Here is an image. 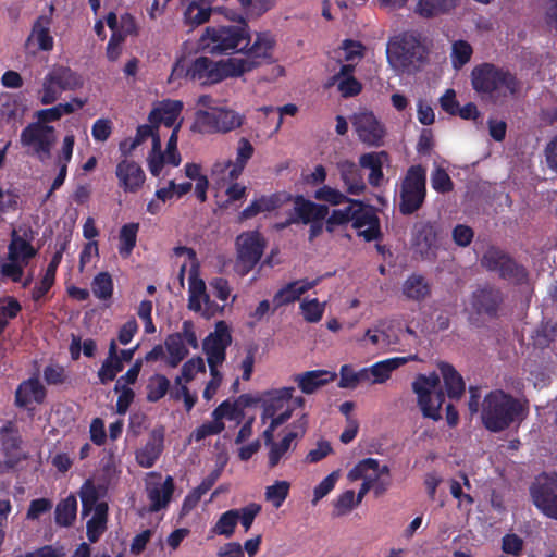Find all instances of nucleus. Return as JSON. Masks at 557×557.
Wrapping results in <instances>:
<instances>
[{
    "label": "nucleus",
    "mask_w": 557,
    "mask_h": 557,
    "mask_svg": "<svg viewBox=\"0 0 557 557\" xmlns=\"http://www.w3.org/2000/svg\"><path fill=\"white\" fill-rule=\"evenodd\" d=\"M77 515V499L71 494L64 499H61L54 510V521L57 525L69 528L72 527L76 520Z\"/></svg>",
    "instance_id": "4c0bfd02"
},
{
    "label": "nucleus",
    "mask_w": 557,
    "mask_h": 557,
    "mask_svg": "<svg viewBox=\"0 0 557 557\" xmlns=\"http://www.w3.org/2000/svg\"><path fill=\"white\" fill-rule=\"evenodd\" d=\"M33 240L34 231L30 226L13 230L8 246V260L28 264L38 253V249L32 245Z\"/></svg>",
    "instance_id": "a211bd4d"
},
{
    "label": "nucleus",
    "mask_w": 557,
    "mask_h": 557,
    "mask_svg": "<svg viewBox=\"0 0 557 557\" xmlns=\"http://www.w3.org/2000/svg\"><path fill=\"white\" fill-rule=\"evenodd\" d=\"M20 261L4 262L0 265V274L3 280H10L14 283H21L24 275V267Z\"/></svg>",
    "instance_id": "774afa93"
},
{
    "label": "nucleus",
    "mask_w": 557,
    "mask_h": 557,
    "mask_svg": "<svg viewBox=\"0 0 557 557\" xmlns=\"http://www.w3.org/2000/svg\"><path fill=\"white\" fill-rule=\"evenodd\" d=\"M244 64L235 58L213 60L209 55H199L185 66L184 59L180 58L172 66L171 77H184L201 87H210L227 78L243 76Z\"/></svg>",
    "instance_id": "f257e3e1"
},
{
    "label": "nucleus",
    "mask_w": 557,
    "mask_h": 557,
    "mask_svg": "<svg viewBox=\"0 0 557 557\" xmlns=\"http://www.w3.org/2000/svg\"><path fill=\"white\" fill-rule=\"evenodd\" d=\"M261 505L257 503H249L247 506L236 508L238 517L237 523L240 522L245 532L249 531L256 517L261 512Z\"/></svg>",
    "instance_id": "69168bd1"
},
{
    "label": "nucleus",
    "mask_w": 557,
    "mask_h": 557,
    "mask_svg": "<svg viewBox=\"0 0 557 557\" xmlns=\"http://www.w3.org/2000/svg\"><path fill=\"white\" fill-rule=\"evenodd\" d=\"M113 280L109 272L98 273L91 282V290L100 300H108L113 295Z\"/></svg>",
    "instance_id": "3c124183"
},
{
    "label": "nucleus",
    "mask_w": 557,
    "mask_h": 557,
    "mask_svg": "<svg viewBox=\"0 0 557 557\" xmlns=\"http://www.w3.org/2000/svg\"><path fill=\"white\" fill-rule=\"evenodd\" d=\"M523 418L524 408L518 398L503 389H494L485 395L481 420L487 431L493 433L505 431Z\"/></svg>",
    "instance_id": "7ed1b4c3"
},
{
    "label": "nucleus",
    "mask_w": 557,
    "mask_h": 557,
    "mask_svg": "<svg viewBox=\"0 0 557 557\" xmlns=\"http://www.w3.org/2000/svg\"><path fill=\"white\" fill-rule=\"evenodd\" d=\"M351 226L366 242L381 240L383 233L376 208L359 199H351Z\"/></svg>",
    "instance_id": "ddd939ff"
},
{
    "label": "nucleus",
    "mask_w": 557,
    "mask_h": 557,
    "mask_svg": "<svg viewBox=\"0 0 557 557\" xmlns=\"http://www.w3.org/2000/svg\"><path fill=\"white\" fill-rule=\"evenodd\" d=\"M237 265L245 275L251 271L262 258L265 242L258 231L244 232L236 238Z\"/></svg>",
    "instance_id": "4468645a"
},
{
    "label": "nucleus",
    "mask_w": 557,
    "mask_h": 557,
    "mask_svg": "<svg viewBox=\"0 0 557 557\" xmlns=\"http://www.w3.org/2000/svg\"><path fill=\"white\" fill-rule=\"evenodd\" d=\"M412 245L422 258L429 259L435 255L438 247L437 228L430 221L417 222L413 225Z\"/></svg>",
    "instance_id": "412c9836"
},
{
    "label": "nucleus",
    "mask_w": 557,
    "mask_h": 557,
    "mask_svg": "<svg viewBox=\"0 0 557 557\" xmlns=\"http://www.w3.org/2000/svg\"><path fill=\"white\" fill-rule=\"evenodd\" d=\"M302 202L306 205H310L311 208L308 210V219L307 222H300V224H309L308 231V240L312 243L317 237H319L323 230L325 228V223L323 221L330 213V209L324 203H318L310 199H307L305 196L302 197Z\"/></svg>",
    "instance_id": "c85d7f7f"
},
{
    "label": "nucleus",
    "mask_w": 557,
    "mask_h": 557,
    "mask_svg": "<svg viewBox=\"0 0 557 557\" xmlns=\"http://www.w3.org/2000/svg\"><path fill=\"white\" fill-rule=\"evenodd\" d=\"M214 13V8L200 7L197 1L190 2L184 12V23L191 28L205 24Z\"/></svg>",
    "instance_id": "a18cd8bd"
},
{
    "label": "nucleus",
    "mask_w": 557,
    "mask_h": 557,
    "mask_svg": "<svg viewBox=\"0 0 557 557\" xmlns=\"http://www.w3.org/2000/svg\"><path fill=\"white\" fill-rule=\"evenodd\" d=\"M320 282V278L312 281L297 280L287 283L285 286L280 288L273 296V311L276 309L289 305L300 298L306 292L315 287Z\"/></svg>",
    "instance_id": "393cba45"
},
{
    "label": "nucleus",
    "mask_w": 557,
    "mask_h": 557,
    "mask_svg": "<svg viewBox=\"0 0 557 557\" xmlns=\"http://www.w3.org/2000/svg\"><path fill=\"white\" fill-rule=\"evenodd\" d=\"M438 370L443 377L445 393L451 400H459L465 394L466 385L462 376L448 362L438 363Z\"/></svg>",
    "instance_id": "c756f323"
},
{
    "label": "nucleus",
    "mask_w": 557,
    "mask_h": 557,
    "mask_svg": "<svg viewBox=\"0 0 557 557\" xmlns=\"http://www.w3.org/2000/svg\"><path fill=\"white\" fill-rule=\"evenodd\" d=\"M351 123L362 144L375 148L384 145L386 128L372 111L355 113Z\"/></svg>",
    "instance_id": "dca6fc26"
},
{
    "label": "nucleus",
    "mask_w": 557,
    "mask_h": 557,
    "mask_svg": "<svg viewBox=\"0 0 557 557\" xmlns=\"http://www.w3.org/2000/svg\"><path fill=\"white\" fill-rule=\"evenodd\" d=\"M504 302L503 292L494 286L486 285L472 293L471 306L479 315L490 319L498 317V311Z\"/></svg>",
    "instance_id": "6ab92c4d"
},
{
    "label": "nucleus",
    "mask_w": 557,
    "mask_h": 557,
    "mask_svg": "<svg viewBox=\"0 0 557 557\" xmlns=\"http://www.w3.org/2000/svg\"><path fill=\"white\" fill-rule=\"evenodd\" d=\"M325 310V302H320L317 298L304 299L300 304V311L305 321L318 323L321 321Z\"/></svg>",
    "instance_id": "4d7b16f0"
},
{
    "label": "nucleus",
    "mask_w": 557,
    "mask_h": 557,
    "mask_svg": "<svg viewBox=\"0 0 557 557\" xmlns=\"http://www.w3.org/2000/svg\"><path fill=\"white\" fill-rule=\"evenodd\" d=\"M253 152L255 148L251 145V143L247 138L242 137L238 140L235 161L228 160L226 163V166L231 168L228 172V176L231 180H237L242 175L248 161L253 156Z\"/></svg>",
    "instance_id": "2f4dec72"
},
{
    "label": "nucleus",
    "mask_w": 557,
    "mask_h": 557,
    "mask_svg": "<svg viewBox=\"0 0 557 557\" xmlns=\"http://www.w3.org/2000/svg\"><path fill=\"white\" fill-rule=\"evenodd\" d=\"M351 203L344 209H334L325 219V231L333 233L336 226L349 223L351 220Z\"/></svg>",
    "instance_id": "052dcab7"
},
{
    "label": "nucleus",
    "mask_w": 557,
    "mask_h": 557,
    "mask_svg": "<svg viewBox=\"0 0 557 557\" xmlns=\"http://www.w3.org/2000/svg\"><path fill=\"white\" fill-rule=\"evenodd\" d=\"M289 488L290 483L288 481H275L274 484L267 486L264 493L265 499L277 509L288 497Z\"/></svg>",
    "instance_id": "5fc2aeb1"
},
{
    "label": "nucleus",
    "mask_w": 557,
    "mask_h": 557,
    "mask_svg": "<svg viewBox=\"0 0 557 557\" xmlns=\"http://www.w3.org/2000/svg\"><path fill=\"white\" fill-rule=\"evenodd\" d=\"M294 195L287 191H276L271 195H262L258 199L251 201L240 213L239 220L252 219L262 212H272L280 209L284 205L292 202Z\"/></svg>",
    "instance_id": "aec40b11"
},
{
    "label": "nucleus",
    "mask_w": 557,
    "mask_h": 557,
    "mask_svg": "<svg viewBox=\"0 0 557 557\" xmlns=\"http://www.w3.org/2000/svg\"><path fill=\"white\" fill-rule=\"evenodd\" d=\"M164 428H154L148 435L145 445L135 453L136 462L141 468H151L156 465L164 449Z\"/></svg>",
    "instance_id": "4be33fe9"
},
{
    "label": "nucleus",
    "mask_w": 557,
    "mask_h": 557,
    "mask_svg": "<svg viewBox=\"0 0 557 557\" xmlns=\"http://www.w3.org/2000/svg\"><path fill=\"white\" fill-rule=\"evenodd\" d=\"M376 470H379V460L374 458H366L360 460L348 472V479L351 481L363 480L373 486L380 479V473L374 472Z\"/></svg>",
    "instance_id": "58836bf2"
},
{
    "label": "nucleus",
    "mask_w": 557,
    "mask_h": 557,
    "mask_svg": "<svg viewBox=\"0 0 557 557\" xmlns=\"http://www.w3.org/2000/svg\"><path fill=\"white\" fill-rule=\"evenodd\" d=\"M471 85L484 103L503 104L509 96L519 92L521 83L509 70L484 62L471 71Z\"/></svg>",
    "instance_id": "f03ea898"
},
{
    "label": "nucleus",
    "mask_w": 557,
    "mask_h": 557,
    "mask_svg": "<svg viewBox=\"0 0 557 557\" xmlns=\"http://www.w3.org/2000/svg\"><path fill=\"white\" fill-rule=\"evenodd\" d=\"M54 135V127L40 123H30L21 133L23 146H38Z\"/></svg>",
    "instance_id": "ea45409f"
},
{
    "label": "nucleus",
    "mask_w": 557,
    "mask_h": 557,
    "mask_svg": "<svg viewBox=\"0 0 557 557\" xmlns=\"http://www.w3.org/2000/svg\"><path fill=\"white\" fill-rule=\"evenodd\" d=\"M431 185L440 194H447L454 189V182L447 171L441 166L431 173Z\"/></svg>",
    "instance_id": "680f3d73"
},
{
    "label": "nucleus",
    "mask_w": 557,
    "mask_h": 557,
    "mask_svg": "<svg viewBox=\"0 0 557 557\" xmlns=\"http://www.w3.org/2000/svg\"><path fill=\"white\" fill-rule=\"evenodd\" d=\"M157 126L143 124L139 125L136 129V135L133 139L129 140V149L125 150L126 143L120 144V150L123 156H128L132 153L133 150H135L139 145H141L146 139L149 137H152L154 132L157 131Z\"/></svg>",
    "instance_id": "bf43d9fd"
},
{
    "label": "nucleus",
    "mask_w": 557,
    "mask_h": 557,
    "mask_svg": "<svg viewBox=\"0 0 557 557\" xmlns=\"http://www.w3.org/2000/svg\"><path fill=\"white\" fill-rule=\"evenodd\" d=\"M50 20L45 16H39L33 25L32 36L36 38L38 47L42 51H50L53 49V37L49 32Z\"/></svg>",
    "instance_id": "49530a36"
},
{
    "label": "nucleus",
    "mask_w": 557,
    "mask_h": 557,
    "mask_svg": "<svg viewBox=\"0 0 557 557\" xmlns=\"http://www.w3.org/2000/svg\"><path fill=\"white\" fill-rule=\"evenodd\" d=\"M164 347L169 354L166 364L171 368H176L189 354L181 333L169 334L164 341Z\"/></svg>",
    "instance_id": "c9c22d12"
},
{
    "label": "nucleus",
    "mask_w": 557,
    "mask_h": 557,
    "mask_svg": "<svg viewBox=\"0 0 557 557\" xmlns=\"http://www.w3.org/2000/svg\"><path fill=\"white\" fill-rule=\"evenodd\" d=\"M249 39L248 22L210 25L197 40V49L209 55H228L239 53L243 42Z\"/></svg>",
    "instance_id": "20e7f679"
},
{
    "label": "nucleus",
    "mask_w": 557,
    "mask_h": 557,
    "mask_svg": "<svg viewBox=\"0 0 557 557\" xmlns=\"http://www.w3.org/2000/svg\"><path fill=\"white\" fill-rule=\"evenodd\" d=\"M82 500V516L87 517L91 511L96 512L99 502V493L95 485L87 481L79 493Z\"/></svg>",
    "instance_id": "603ef678"
},
{
    "label": "nucleus",
    "mask_w": 557,
    "mask_h": 557,
    "mask_svg": "<svg viewBox=\"0 0 557 557\" xmlns=\"http://www.w3.org/2000/svg\"><path fill=\"white\" fill-rule=\"evenodd\" d=\"M304 195H295V198L292 200L293 209L288 211L287 218L284 221L276 222L274 224V230L277 232L284 231L293 224H300V222H307L308 219V210L310 205H306L302 202Z\"/></svg>",
    "instance_id": "e433bc0d"
},
{
    "label": "nucleus",
    "mask_w": 557,
    "mask_h": 557,
    "mask_svg": "<svg viewBox=\"0 0 557 557\" xmlns=\"http://www.w3.org/2000/svg\"><path fill=\"white\" fill-rule=\"evenodd\" d=\"M458 0H418L414 12L423 18H432L455 10Z\"/></svg>",
    "instance_id": "7c9ffc66"
},
{
    "label": "nucleus",
    "mask_w": 557,
    "mask_h": 557,
    "mask_svg": "<svg viewBox=\"0 0 557 557\" xmlns=\"http://www.w3.org/2000/svg\"><path fill=\"white\" fill-rule=\"evenodd\" d=\"M473 53L472 47L465 40H458L453 45L451 61L455 69L467 64Z\"/></svg>",
    "instance_id": "e2e57ef3"
},
{
    "label": "nucleus",
    "mask_w": 557,
    "mask_h": 557,
    "mask_svg": "<svg viewBox=\"0 0 557 557\" xmlns=\"http://www.w3.org/2000/svg\"><path fill=\"white\" fill-rule=\"evenodd\" d=\"M389 154L382 150L377 152H367L360 156L359 166L370 170L368 182L372 187H379L384 178L383 163L388 161Z\"/></svg>",
    "instance_id": "cd10ccee"
},
{
    "label": "nucleus",
    "mask_w": 557,
    "mask_h": 557,
    "mask_svg": "<svg viewBox=\"0 0 557 557\" xmlns=\"http://www.w3.org/2000/svg\"><path fill=\"white\" fill-rule=\"evenodd\" d=\"M237 517V510H226L219 517L218 521L211 528L210 532L214 535H223L227 539L232 537L238 524Z\"/></svg>",
    "instance_id": "de8ad7c7"
},
{
    "label": "nucleus",
    "mask_w": 557,
    "mask_h": 557,
    "mask_svg": "<svg viewBox=\"0 0 557 557\" xmlns=\"http://www.w3.org/2000/svg\"><path fill=\"white\" fill-rule=\"evenodd\" d=\"M225 429V424L223 421L214 420L210 422H205L198 428H196L191 434L190 440L195 442H200L208 436L218 435L223 432Z\"/></svg>",
    "instance_id": "0e129e2a"
},
{
    "label": "nucleus",
    "mask_w": 557,
    "mask_h": 557,
    "mask_svg": "<svg viewBox=\"0 0 557 557\" xmlns=\"http://www.w3.org/2000/svg\"><path fill=\"white\" fill-rule=\"evenodd\" d=\"M481 264L487 271L497 272L499 277L516 285L528 280V271L508 253L497 247H490L481 259Z\"/></svg>",
    "instance_id": "9d476101"
},
{
    "label": "nucleus",
    "mask_w": 557,
    "mask_h": 557,
    "mask_svg": "<svg viewBox=\"0 0 557 557\" xmlns=\"http://www.w3.org/2000/svg\"><path fill=\"white\" fill-rule=\"evenodd\" d=\"M426 197V169L421 164L411 165L400 184L398 210L403 215L417 212Z\"/></svg>",
    "instance_id": "0eeeda50"
},
{
    "label": "nucleus",
    "mask_w": 557,
    "mask_h": 557,
    "mask_svg": "<svg viewBox=\"0 0 557 557\" xmlns=\"http://www.w3.org/2000/svg\"><path fill=\"white\" fill-rule=\"evenodd\" d=\"M341 380L338 387L341 388H356L361 382L369 381V370L367 368L360 371H355L349 364H344L339 370Z\"/></svg>",
    "instance_id": "09e8293b"
},
{
    "label": "nucleus",
    "mask_w": 557,
    "mask_h": 557,
    "mask_svg": "<svg viewBox=\"0 0 557 557\" xmlns=\"http://www.w3.org/2000/svg\"><path fill=\"white\" fill-rule=\"evenodd\" d=\"M297 437H299V433L289 431L278 443L273 442L269 445L268 466L270 469L275 468L281 462L289 450L292 442Z\"/></svg>",
    "instance_id": "79ce46f5"
},
{
    "label": "nucleus",
    "mask_w": 557,
    "mask_h": 557,
    "mask_svg": "<svg viewBox=\"0 0 557 557\" xmlns=\"http://www.w3.org/2000/svg\"><path fill=\"white\" fill-rule=\"evenodd\" d=\"M403 294L406 298L422 301L431 294V286L423 275L412 273L403 284Z\"/></svg>",
    "instance_id": "72a5a7b5"
},
{
    "label": "nucleus",
    "mask_w": 557,
    "mask_h": 557,
    "mask_svg": "<svg viewBox=\"0 0 557 557\" xmlns=\"http://www.w3.org/2000/svg\"><path fill=\"white\" fill-rule=\"evenodd\" d=\"M108 511V504L106 502H101L99 506H97L96 512H94L92 517L87 521L86 535L90 543L98 542L101 535L106 532Z\"/></svg>",
    "instance_id": "473e14b6"
},
{
    "label": "nucleus",
    "mask_w": 557,
    "mask_h": 557,
    "mask_svg": "<svg viewBox=\"0 0 557 557\" xmlns=\"http://www.w3.org/2000/svg\"><path fill=\"white\" fill-rule=\"evenodd\" d=\"M119 186L125 193H137L145 183L146 175L141 166L128 159L120 161L115 170Z\"/></svg>",
    "instance_id": "5701e85b"
},
{
    "label": "nucleus",
    "mask_w": 557,
    "mask_h": 557,
    "mask_svg": "<svg viewBox=\"0 0 557 557\" xmlns=\"http://www.w3.org/2000/svg\"><path fill=\"white\" fill-rule=\"evenodd\" d=\"M313 198L319 201L326 202L331 206H339L342 203H349L352 198L347 197L341 190L323 184L321 187L315 189Z\"/></svg>",
    "instance_id": "864d4df0"
},
{
    "label": "nucleus",
    "mask_w": 557,
    "mask_h": 557,
    "mask_svg": "<svg viewBox=\"0 0 557 557\" xmlns=\"http://www.w3.org/2000/svg\"><path fill=\"white\" fill-rule=\"evenodd\" d=\"M183 103L181 101L164 102L160 109L152 110L149 114L151 123H163L166 127H173L181 111Z\"/></svg>",
    "instance_id": "a19ab883"
},
{
    "label": "nucleus",
    "mask_w": 557,
    "mask_h": 557,
    "mask_svg": "<svg viewBox=\"0 0 557 557\" xmlns=\"http://www.w3.org/2000/svg\"><path fill=\"white\" fill-rule=\"evenodd\" d=\"M275 39L270 32H260L256 34V38L251 44V38L245 40L242 45L239 53L245 58H235L236 61L244 62L245 74L253 71L262 64H269L273 61V49Z\"/></svg>",
    "instance_id": "f8f14e48"
},
{
    "label": "nucleus",
    "mask_w": 557,
    "mask_h": 557,
    "mask_svg": "<svg viewBox=\"0 0 557 557\" xmlns=\"http://www.w3.org/2000/svg\"><path fill=\"white\" fill-rule=\"evenodd\" d=\"M139 223L131 222L124 224L119 234V253L126 258L136 246Z\"/></svg>",
    "instance_id": "c03bdc74"
},
{
    "label": "nucleus",
    "mask_w": 557,
    "mask_h": 557,
    "mask_svg": "<svg viewBox=\"0 0 557 557\" xmlns=\"http://www.w3.org/2000/svg\"><path fill=\"white\" fill-rule=\"evenodd\" d=\"M355 492L347 490L334 500V517H341L347 515L356 506Z\"/></svg>",
    "instance_id": "338daca9"
},
{
    "label": "nucleus",
    "mask_w": 557,
    "mask_h": 557,
    "mask_svg": "<svg viewBox=\"0 0 557 557\" xmlns=\"http://www.w3.org/2000/svg\"><path fill=\"white\" fill-rule=\"evenodd\" d=\"M124 364L119 359H104L100 369L98 370L99 382L103 385L116 379V375L122 372Z\"/></svg>",
    "instance_id": "13d9d810"
},
{
    "label": "nucleus",
    "mask_w": 557,
    "mask_h": 557,
    "mask_svg": "<svg viewBox=\"0 0 557 557\" xmlns=\"http://www.w3.org/2000/svg\"><path fill=\"white\" fill-rule=\"evenodd\" d=\"M245 115L226 107L198 110L195 114V127L198 132L227 134L243 126Z\"/></svg>",
    "instance_id": "6e6552de"
},
{
    "label": "nucleus",
    "mask_w": 557,
    "mask_h": 557,
    "mask_svg": "<svg viewBox=\"0 0 557 557\" xmlns=\"http://www.w3.org/2000/svg\"><path fill=\"white\" fill-rule=\"evenodd\" d=\"M232 344V335L225 321L215 323L214 331L209 333L202 342V350L207 356L210 370L222 366L226 359V349Z\"/></svg>",
    "instance_id": "2eb2a0df"
},
{
    "label": "nucleus",
    "mask_w": 557,
    "mask_h": 557,
    "mask_svg": "<svg viewBox=\"0 0 557 557\" xmlns=\"http://www.w3.org/2000/svg\"><path fill=\"white\" fill-rule=\"evenodd\" d=\"M336 376V373L327 370H311L295 374L293 380L304 394L310 395L334 381Z\"/></svg>",
    "instance_id": "bb28decb"
},
{
    "label": "nucleus",
    "mask_w": 557,
    "mask_h": 557,
    "mask_svg": "<svg viewBox=\"0 0 557 557\" xmlns=\"http://www.w3.org/2000/svg\"><path fill=\"white\" fill-rule=\"evenodd\" d=\"M386 54L391 66L400 74H416L428 61L425 46L410 33H404L391 41Z\"/></svg>",
    "instance_id": "39448f33"
},
{
    "label": "nucleus",
    "mask_w": 557,
    "mask_h": 557,
    "mask_svg": "<svg viewBox=\"0 0 557 557\" xmlns=\"http://www.w3.org/2000/svg\"><path fill=\"white\" fill-rule=\"evenodd\" d=\"M243 417L244 410L239 408V404L236 400L232 403L230 399H226L212 411V418L219 421L223 419L239 421Z\"/></svg>",
    "instance_id": "6e6d98bb"
},
{
    "label": "nucleus",
    "mask_w": 557,
    "mask_h": 557,
    "mask_svg": "<svg viewBox=\"0 0 557 557\" xmlns=\"http://www.w3.org/2000/svg\"><path fill=\"white\" fill-rule=\"evenodd\" d=\"M294 387H282L280 389H275L270 394V398L265 401L263 406V411L261 414V419L263 422L268 419V417L275 416L277 412L285 408V405L288 404L294 395Z\"/></svg>",
    "instance_id": "f704fd0d"
},
{
    "label": "nucleus",
    "mask_w": 557,
    "mask_h": 557,
    "mask_svg": "<svg viewBox=\"0 0 557 557\" xmlns=\"http://www.w3.org/2000/svg\"><path fill=\"white\" fill-rule=\"evenodd\" d=\"M440 375L436 372L418 374L412 382V391L424 418L438 421L442 419L441 409L445 401V393L440 387Z\"/></svg>",
    "instance_id": "423d86ee"
},
{
    "label": "nucleus",
    "mask_w": 557,
    "mask_h": 557,
    "mask_svg": "<svg viewBox=\"0 0 557 557\" xmlns=\"http://www.w3.org/2000/svg\"><path fill=\"white\" fill-rule=\"evenodd\" d=\"M47 392L37 376L21 382L15 391L14 405L17 408H27L32 403L42 404Z\"/></svg>",
    "instance_id": "b1692460"
},
{
    "label": "nucleus",
    "mask_w": 557,
    "mask_h": 557,
    "mask_svg": "<svg viewBox=\"0 0 557 557\" xmlns=\"http://www.w3.org/2000/svg\"><path fill=\"white\" fill-rule=\"evenodd\" d=\"M336 168L348 195L360 196L364 193L367 185L362 172L354 161H338Z\"/></svg>",
    "instance_id": "a878e982"
},
{
    "label": "nucleus",
    "mask_w": 557,
    "mask_h": 557,
    "mask_svg": "<svg viewBox=\"0 0 557 557\" xmlns=\"http://www.w3.org/2000/svg\"><path fill=\"white\" fill-rule=\"evenodd\" d=\"M84 85L83 76L69 66L55 65L45 76L40 102L51 104L61 96L62 91H74Z\"/></svg>",
    "instance_id": "1a4fd4ad"
},
{
    "label": "nucleus",
    "mask_w": 557,
    "mask_h": 557,
    "mask_svg": "<svg viewBox=\"0 0 557 557\" xmlns=\"http://www.w3.org/2000/svg\"><path fill=\"white\" fill-rule=\"evenodd\" d=\"M148 476L156 480L146 483V493L150 502L149 511L158 512L170 504L175 490L174 480L171 475H168L161 482L162 475L156 471L149 472Z\"/></svg>",
    "instance_id": "f3484780"
},
{
    "label": "nucleus",
    "mask_w": 557,
    "mask_h": 557,
    "mask_svg": "<svg viewBox=\"0 0 557 557\" xmlns=\"http://www.w3.org/2000/svg\"><path fill=\"white\" fill-rule=\"evenodd\" d=\"M2 451L5 457L4 466L8 469L15 468L24 458L21 453V437L15 434L3 437Z\"/></svg>",
    "instance_id": "37998d69"
},
{
    "label": "nucleus",
    "mask_w": 557,
    "mask_h": 557,
    "mask_svg": "<svg viewBox=\"0 0 557 557\" xmlns=\"http://www.w3.org/2000/svg\"><path fill=\"white\" fill-rule=\"evenodd\" d=\"M530 496L541 513L557 521V473L539 474L530 485Z\"/></svg>",
    "instance_id": "9b49d317"
},
{
    "label": "nucleus",
    "mask_w": 557,
    "mask_h": 557,
    "mask_svg": "<svg viewBox=\"0 0 557 557\" xmlns=\"http://www.w3.org/2000/svg\"><path fill=\"white\" fill-rule=\"evenodd\" d=\"M170 388V381L163 374H154L148 381L146 386L147 400L150 403H157L162 399Z\"/></svg>",
    "instance_id": "8fccbe9b"
}]
</instances>
